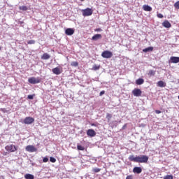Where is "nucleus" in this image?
Returning a JSON list of instances; mask_svg holds the SVG:
<instances>
[{"label": "nucleus", "instance_id": "1", "mask_svg": "<svg viewBox=\"0 0 179 179\" xmlns=\"http://www.w3.org/2000/svg\"><path fill=\"white\" fill-rule=\"evenodd\" d=\"M148 160H149V157L146 155L137 156V163H148Z\"/></svg>", "mask_w": 179, "mask_h": 179}, {"label": "nucleus", "instance_id": "2", "mask_svg": "<svg viewBox=\"0 0 179 179\" xmlns=\"http://www.w3.org/2000/svg\"><path fill=\"white\" fill-rule=\"evenodd\" d=\"M81 12L83 13V16H92L93 15V10L89 8L81 10Z\"/></svg>", "mask_w": 179, "mask_h": 179}, {"label": "nucleus", "instance_id": "3", "mask_svg": "<svg viewBox=\"0 0 179 179\" xmlns=\"http://www.w3.org/2000/svg\"><path fill=\"white\" fill-rule=\"evenodd\" d=\"M132 94L134 97H141V96H142V90L138 88H135L132 90Z\"/></svg>", "mask_w": 179, "mask_h": 179}, {"label": "nucleus", "instance_id": "4", "mask_svg": "<svg viewBox=\"0 0 179 179\" xmlns=\"http://www.w3.org/2000/svg\"><path fill=\"white\" fill-rule=\"evenodd\" d=\"M5 149H6V150H7V152H9L10 153H11L13 152H16V150H17L16 146H15L13 145H6Z\"/></svg>", "mask_w": 179, "mask_h": 179}, {"label": "nucleus", "instance_id": "5", "mask_svg": "<svg viewBox=\"0 0 179 179\" xmlns=\"http://www.w3.org/2000/svg\"><path fill=\"white\" fill-rule=\"evenodd\" d=\"M23 122L27 125H30V124H33V122H34V118L31 117H27L24 118Z\"/></svg>", "mask_w": 179, "mask_h": 179}, {"label": "nucleus", "instance_id": "6", "mask_svg": "<svg viewBox=\"0 0 179 179\" xmlns=\"http://www.w3.org/2000/svg\"><path fill=\"white\" fill-rule=\"evenodd\" d=\"M101 57H103V58H111V57H113V52L105 50L102 52Z\"/></svg>", "mask_w": 179, "mask_h": 179}, {"label": "nucleus", "instance_id": "7", "mask_svg": "<svg viewBox=\"0 0 179 179\" xmlns=\"http://www.w3.org/2000/svg\"><path fill=\"white\" fill-rule=\"evenodd\" d=\"M28 82H29L31 85H36V83H40V78L31 77L29 78Z\"/></svg>", "mask_w": 179, "mask_h": 179}, {"label": "nucleus", "instance_id": "8", "mask_svg": "<svg viewBox=\"0 0 179 179\" xmlns=\"http://www.w3.org/2000/svg\"><path fill=\"white\" fill-rule=\"evenodd\" d=\"M27 152H29V153H33L34 152H37V148L34 147V145H27L26 147Z\"/></svg>", "mask_w": 179, "mask_h": 179}, {"label": "nucleus", "instance_id": "9", "mask_svg": "<svg viewBox=\"0 0 179 179\" xmlns=\"http://www.w3.org/2000/svg\"><path fill=\"white\" fill-rule=\"evenodd\" d=\"M87 135L90 136V138H93L96 136V131L93 129H88L87 131Z\"/></svg>", "mask_w": 179, "mask_h": 179}, {"label": "nucleus", "instance_id": "10", "mask_svg": "<svg viewBox=\"0 0 179 179\" xmlns=\"http://www.w3.org/2000/svg\"><path fill=\"white\" fill-rule=\"evenodd\" d=\"M65 33L66 36H72V34L75 33V30H73L72 28H68L65 30Z\"/></svg>", "mask_w": 179, "mask_h": 179}, {"label": "nucleus", "instance_id": "11", "mask_svg": "<svg viewBox=\"0 0 179 179\" xmlns=\"http://www.w3.org/2000/svg\"><path fill=\"white\" fill-rule=\"evenodd\" d=\"M170 59L172 64H178L179 62V57H171Z\"/></svg>", "mask_w": 179, "mask_h": 179}, {"label": "nucleus", "instance_id": "12", "mask_svg": "<svg viewBox=\"0 0 179 179\" xmlns=\"http://www.w3.org/2000/svg\"><path fill=\"white\" fill-rule=\"evenodd\" d=\"M162 26H164V27H166V29H170V27H171V24L168 20H165L162 23Z\"/></svg>", "mask_w": 179, "mask_h": 179}, {"label": "nucleus", "instance_id": "13", "mask_svg": "<svg viewBox=\"0 0 179 179\" xmlns=\"http://www.w3.org/2000/svg\"><path fill=\"white\" fill-rule=\"evenodd\" d=\"M101 37H102L101 34H97L92 36V40H93V41H97V40H100V38H101Z\"/></svg>", "mask_w": 179, "mask_h": 179}, {"label": "nucleus", "instance_id": "14", "mask_svg": "<svg viewBox=\"0 0 179 179\" xmlns=\"http://www.w3.org/2000/svg\"><path fill=\"white\" fill-rule=\"evenodd\" d=\"M129 160L130 162H134L135 163H138V156L135 157L134 155H130L129 157Z\"/></svg>", "mask_w": 179, "mask_h": 179}, {"label": "nucleus", "instance_id": "15", "mask_svg": "<svg viewBox=\"0 0 179 179\" xmlns=\"http://www.w3.org/2000/svg\"><path fill=\"white\" fill-rule=\"evenodd\" d=\"M133 173H136V174H141L142 173V168L141 167H134L133 169Z\"/></svg>", "mask_w": 179, "mask_h": 179}, {"label": "nucleus", "instance_id": "16", "mask_svg": "<svg viewBox=\"0 0 179 179\" xmlns=\"http://www.w3.org/2000/svg\"><path fill=\"white\" fill-rule=\"evenodd\" d=\"M52 72L53 73H55V75H61V69H59V68L58 67H55L54 69H52Z\"/></svg>", "mask_w": 179, "mask_h": 179}, {"label": "nucleus", "instance_id": "17", "mask_svg": "<svg viewBox=\"0 0 179 179\" xmlns=\"http://www.w3.org/2000/svg\"><path fill=\"white\" fill-rule=\"evenodd\" d=\"M143 9L145 12H152V8L150 7V6H148V5H144L143 6Z\"/></svg>", "mask_w": 179, "mask_h": 179}, {"label": "nucleus", "instance_id": "18", "mask_svg": "<svg viewBox=\"0 0 179 179\" xmlns=\"http://www.w3.org/2000/svg\"><path fill=\"white\" fill-rule=\"evenodd\" d=\"M157 86H158L159 87H166V83L160 80V81H158V83H157Z\"/></svg>", "mask_w": 179, "mask_h": 179}, {"label": "nucleus", "instance_id": "19", "mask_svg": "<svg viewBox=\"0 0 179 179\" xmlns=\"http://www.w3.org/2000/svg\"><path fill=\"white\" fill-rule=\"evenodd\" d=\"M50 58H51V55H48V53H44L42 57H41V59H50Z\"/></svg>", "mask_w": 179, "mask_h": 179}, {"label": "nucleus", "instance_id": "20", "mask_svg": "<svg viewBox=\"0 0 179 179\" xmlns=\"http://www.w3.org/2000/svg\"><path fill=\"white\" fill-rule=\"evenodd\" d=\"M143 83H145V80H143V78H138L136 80V85H143Z\"/></svg>", "mask_w": 179, "mask_h": 179}, {"label": "nucleus", "instance_id": "21", "mask_svg": "<svg viewBox=\"0 0 179 179\" xmlns=\"http://www.w3.org/2000/svg\"><path fill=\"white\" fill-rule=\"evenodd\" d=\"M24 178L25 179H34V176L31 175L30 173H27L24 175Z\"/></svg>", "mask_w": 179, "mask_h": 179}, {"label": "nucleus", "instance_id": "22", "mask_svg": "<svg viewBox=\"0 0 179 179\" xmlns=\"http://www.w3.org/2000/svg\"><path fill=\"white\" fill-rule=\"evenodd\" d=\"M153 51V47H148L143 50V52H150Z\"/></svg>", "mask_w": 179, "mask_h": 179}, {"label": "nucleus", "instance_id": "23", "mask_svg": "<svg viewBox=\"0 0 179 179\" xmlns=\"http://www.w3.org/2000/svg\"><path fill=\"white\" fill-rule=\"evenodd\" d=\"M156 75V71L155 70H150L148 72L149 76H155Z\"/></svg>", "mask_w": 179, "mask_h": 179}, {"label": "nucleus", "instance_id": "24", "mask_svg": "<svg viewBox=\"0 0 179 179\" xmlns=\"http://www.w3.org/2000/svg\"><path fill=\"white\" fill-rule=\"evenodd\" d=\"M111 118H113V115H111L110 113H107L106 114V119L108 120V122H110V120H111Z\"/></svg>", "mask_w": 179, "mask_h": 179}, {"label": "nucleus", "instance_id": "25", "mask_svg": "<svg viewBox=\"0 0 179 179\" xmlns=\"http://www.w3.org/2000/svg\"><path fill=\"white\" fill-rule=\"evenodd\" d=\"M71 66H79V63L78 62H72L71 64Z\"/></svg>", "mask_w": 179, "mask_h": 179}, {"label": "nucleus", "instance_id": "26", "mask_svg": "<svg viewBox=\"0 0 179 179\" xmlns=\"http://www.w3.org/2000/svg\"><path fill=\"white\" fill-rule=\"evenodd\" d=\"M92 69H94V71H99V69H100V66L94 64L92 67Z\"/></svg>", "mask_w": 179, "mask_h": 179}, {"label": "nucleus", "instance_id": "27", "mask_svg": "<svg viewBox=\"0 0 179 179\" xmlns=\"http://www.w3.org/2000/svg\"><path fill=\"white\" fill-rule=\"evenodd\" d=\"M19 9H20V10H27V6H20V7H19Z\"/></svg>", "mask_w": 179, "mask_h": 179}, {"label": "nucleus", "instance_id": "28", "mask_svg": "<svg viewBox=\"0 0 179 179\" xmlns=\"http://www.w3.org/2000/svg\"><path fill=\"white\" fill-rule=\"evenodd\" d=\"M100 169L99 168H94L92 169V171H94V173H100Z\"/></svg>", "mask_w": 179, "mask_h": 179}, {"label": "nucleus", "instance_id": "29", "mask_svg": "<svg viewBox=\"0 0 179 179\" xmlns=\"http://www.w3.org/2000/svg\"><path fill=\"white\" fill-rule=\"evenodd\" d=\"M50 162H51V163H55V162H57V159L55 158H54L53 157H50Z\"/></svg>", "mask_w": 179, "mask_h": 179}, {"label": "nucleus", "instance_id": "30", "mask_svg": "<svg viewBox=\"0 0 179 179\" xmlns=\"http://www.w3.org/2000/svg\"><path fill=\"white\" fill-rule=\"evenodd\" d=\"M164 179H173V176L167 175V176L164 177Z\"/></svg>", "mask_w": 179, "mask_h": 179}, {"label": "nucleus", "instance_id": "31", "mask_svg": "<svg viewBox=\"0 0 179 179\" xmlns=\"http://www.w3.org/2000/svg\"><path fill=\"white\" fill-rule=\"evenodd\" d=\"M174 7L176 9H179V1L174 3Z\"/></svg>", "mask_w": 179, "mask_h": 179}, {"label": "nucleus", "instance_id": "32", "mask_svg": "<svg viewBox=\"0 0 179 179\" xmlns=\"http://www.w3.org/2000/svg\"><path fill=\"white\" fill-rule=\"evenodd\" d=\"M77 148L78 150H85V148L82 145H78Z\"/></svg>", "mask_w": 179, "mask_h": 179}, {"label": "nucleus", "instance_id": "33", "mask_svg": "<svg viewBox=\"0 0 179 179\" xmlns=\"http://www.w3.org/2000/svg\"><path fill=\"white\" fill-rule=\"evenodd\" d=\"M157 16L159 19H163V17H164L163 14H162V13H157Z\"/></svg>", "mask_w": 179, "mask_h": 179}, {"label": "nucleus", "instance_id": "34", "mask_svg": "<svg viewBox=\"0 0 179 179\" xmlns=\"http://www.w3.org/2000/svg\"><path fill=\"white\" fill-rule=\"evenodd\" d=\"M28 44H36V41L34 40H30L27 43Z\"/></svg>", "mask_w": 179, "mask_h": 179}, {"label": "nucleus", "instance_id": "35", "mask_svg": "<svg viewBox=\"0 0 179 179\" xmlns=\"http://www.w3.org/2000/svg\"><path fill=\"white\" fill-rule=\"evenodd\" d=\"M27 99H29V100H33V99H34V95H28Z\"/></svg>", "mask_w": 179, "mask_h": 179}, {"label": "nucleus", "instance_id": "36", "mask_svg": "<svg viewBox=\"0 0 179 179\" xmlns=\"http://www.w3.org/2000/svg\"><path fill=\"white\" fill-rule=\"evenodd\" d=\"M43 162V163H47V162H48V157H44Z\"/></svg>", "mask_w": 179, "mask_h": 179}, {"label": "nucleus", "instance_id": "37", "mask_svg": "<svg viewBox=\"0 0 179 179\" xmlns=\"http://www.w3.org/2000/svg\"><path fill=\"white\" fill-rule=\"evenodd\" d=\"M126 179H134V176H132V175L127 176Z\"/></svg>", "mask_w": 179, "mask_h": 179}, {"label": "nucleus", "instance_id": "38", "mask_svg": "<svg viewBox=\"0 0 179 179\" xmlns=\"http://www.w3.org/2000/svg\"><path fill=\"white\" fill-rule=\"evenodd\" d=\"M106 93V91H101L100 93H99V96H103V94H104Z\"/></svg>", "mask_w": 179, "mask_h": 179}, {"label": "nucleus", "instance_id": "39", "mask_svg": "<svg viewBox=\"0 0 179 179\" xmlns=\"http://www.w3.org/2000/svg\"><path fill=\"white\" fill-rule=\"evenodd\" d=\"M155 113H156V114H162V111H160L159 110H156Z\"/></svg>", "mask_w": 179, "mask_h": 179}, {"label": "nucleus", "instance_id": "40", "mask_svg": "<svg viewBox=\"0 0 179 179\" xmlns=\"http://www.w3.org/2000/svg\"><path fill=\"white\" fill-rule=\"evenodd\" d=\"M96 31H101V29L99 28V29H96Z\"/></svg>", "mask_w": 179, "mask_h": 179}, {"label": "nucleus", "instance_id": "41", "mask_svg": "<svg viewBox=\"0 0 179 179\" xmlns=\"http://www.w3.org/2000/svg\"><path fill=\"white\" fill-rule=\"evenodd\" d=\"M126 127H127V124H124V125L122 127V129H125Z\"/></svg>", "mask_w": 179, "mask_h": 179}, {"label": "nucleus", "instance_id": "42", "mask_svg": "<svg viewBox=\"0 0 179 179\" xmlns=\"http://www.w3.org/2000/svg\"><path fill=\"white\" fill-rule=\"evenodd\" d=\"M91 125L92 127H96V124L94 123H92Z\"/></svg>", "mask_w": 179, "mask_h": 179}, {"label": "nucleus", "instance_id": "43", "mask_svg": "<svg viewBox=\"0 0 179 179\" xmlns=\"http://www.w3.org/2000/svg\"><path fill=\"white\" fill-rule=\"evenodd\" d=\"M80 1H85V0H80Z\"/></svg>", "mask_w": 179, "mask_h": 179}, {"label": "nucleus", "instance_id": "44", "mask_svg": "<svg viewBox=\"0 0 179 179\" xmlns=\"http://www.w3.org/2000/svg\"><path fill=\"white\" fill-rule=\"evenodd\" d=\"M0 50H1V47H0Z\"/></svg>", "mask_w": 179, "mask_h": 179}]
</instances>
